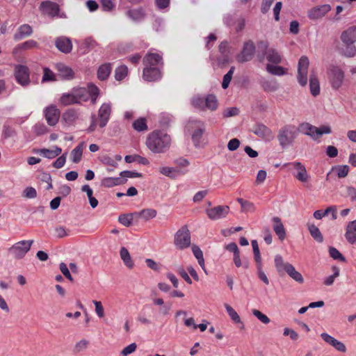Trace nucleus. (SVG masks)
<instances>
[{
    "label": "nucleus",
    "instance_id": "1",
    "mask_svg": "<svg viewBox=\"0 0 356 356\" xmlns=\"http://www.w3.org/2000/svg\"><path fill=\"white\" fill-rule=\"evenodd\" d=\"M170 136L162 131H153L148 136L146 141L147 147L154 153L165 152L170 147Z\"/></svg>",
    "mask_w": 356,
    "mask_h": 356
},
{
    "label": "nucleus",
    "instance_id": "2",
    "mask_svg": "<svg viewBox=\"0 0 356 356\" xmlns=\"http://www.w3.org/2000/svg\"><path fill=\"white\" fill-rule=\"evenodd\" d=\"M185 130L188 134L191 135L194 145L200 147L205 131L204 122L197 119L191 118L186 124Z\"/></svg>",
    "mask_w": 356,
    "mask_h": 356
},
{
    "label": "nucleus",
    "instance_id": "3",
    "mask_svg": "<svg viewBox=\"0 0 356 356\" xmlns=\"http://www.w3.org/2000/svg\"><path fill=\"white\" fill-rule=\"evenodd\" d=\"M298 132L311 137L313 140L318 139L323 134H330L332 132L331 127L323 125L316 127L309 122H302L299 124Z\"/></svg>",
    "mask_w": 356,
    "mask_h": 356
},
{
    "label": "nucleus",
    "instance_id": "4",
    "mask_svg": "<svg viewBox=\"0 0 356 356\" xmlns=\"http://www.w3.org/2000/svg\"><path fill=\"white\" fill-rule=\"evenodd\" d=\"M327 74L332 88L339 90L345 81L344 71L339 66L331 65L327 67Z\"/></svg>",
    "mask_w": 356,
    "mask_h": 356
},
{
    "label": "nucleus",
    "instance_id": "5",
    "mask_svg": "<svg viewBox=\"0 0 356 356\" xmlns=\"http://www.w3.org/2000/svg\"><path fill=\"white\" fill-rule=\"evenodd\" d=\"M298 130L294 125H286L282 127L277 136L280 145L282 147H286L292 144L296 138Z\"/></svg>",
    "mask_w": 356,
    "mask_h": 356
},
{
    "label": "nucleus",
    "instance_id": "6",
    "mask_svg": "<svg viewBox=\"0 0 356 356\" xmlns=\"http://www.w3.org/2000/svg\"><path fill=\"white\" fill-rule=\"evenodd\" d=\"M261 49L257 50V57L259 61L262 62L264 58L270 64L278 65L282 62V56L273 49H268L267 46H260Z\"/></svg>",
    "mask_w": 356,
    "mask_h": 356
},
{
    "label": "nucleus",
    "instance_id": "7",
    "mask_svg": "<svg viewBox=\"0 0 356 356\" xmlns=\"http://www.w3.org/2000/svg\"><path fill=\"white\" fill-rule=\"evenodd\" d=\"M216 50H212L210 55L211 60L217 65H222L227 63L230 59L229 46H215Z\"/></svg>",
    "mask_w": 356,
    "mask_h": 356
},
{
    "label": "nucleus",
    "instance_id": "8",
    "mask_svg": "<svg viewBox=\"0 0 356 356\" xmlns=\"http://www.w3.org/2000/svg\"><path fill=\"white\" fill-rule=\"evenodd\" d=\"M33 240H23L13 245L9 249V253L17 259H22L30 250Z\"/></svg>",
    "mask_w": 356,
    "mask_h": 356
},
{
    "label": "nucleus",
    "instance_id": "9",
    "mask_svg": "<svg viewBox=\"0 0 356 356\" xmlns=\"http://www.w3.org/2000/svg\"><path fill=\"white\" fill-rule=\"evenodd\" d=\"M175 245L180 250H184L191 245V234L187 227H181L175 235Z\"/></svg>",
    "mask_w": 356,
    "mask_h": 356
},
{
    "label": "nucleus",
    "instance_id": "10",
    "mask_svg": "<svg viewBox=\"0 0 356 356\" xmlns=\"http://www.w3.org/2000/svg\"><path fill=\"white\" fill-rule=\"evenodd\" d=\"M149 63L148 58L143 60V65H145L143 72V79L149 82L159 81L162 77V69L159 68V67H152L149 65Z\"/></svg>",
    "mask_w": 356,
    "mask_h": 356
},
{
    "label": "nucleus",
    "instance_id": "11",
    "mask_svg": "<svg viewBox=\"0 0 356 356\" xmlns=\"http://www.w3.org/2000/svg\"><path fill=\"white\" fill-rule=\"evenodd\" d=\"M309 61L307 57L302 56L298 65V75L297 79L299 84L302 86H305L307 84V74Z\"/></svg>",
    "mask_w": 356,
    "mask_h": 356
},
{
    "label": "nucleus",
    "instance_id": "12",
    "mask_svg": "<svg viewBox=\"0 0 356 356\" xmlns=\"http://www.w3.org/2000/svg\"><path fill=\"white\" fill-rule=\"evenodd\" d=\"M15 77L17 82L23 87L30 83V73L29 68L23 65H17L15 67Z\"/></svg>",
    "mask_w": 356,
    "mask_h": 356
},
{
    "label": "nucleus",
    "instance_id": "13",
    "mask_svg": "<svg viewBox=\"0 0 356 356\" xmlns=\"http://www.w3.org/2000/svg\"><path fill=\"white\" fill-rule=\"evenodd\" d=\"M331 8L329 4L314 6L307 11V17L311 20L321 19L331 10Z\"/></svg>",
    "mask_w": 356,
    "mask_h": 356
},
{
    "label": "nucleus",
    "instance_id": "14",
    "mask_svg": "<svg viewBox=\"0 0 356 356\" xmlns=\"http://www.w3.org/2000/svg\"><path fill=\"white\" fill-rule=\"evenodd\" d=\"M111 103L104 102L103 103L98 111V119L99 121V125L103 128L106 127L108 122L110 120L111 115Z\"/></svg>",
    "mask_w": 356,
    "mask_h": 356
},
{
    "label": "nucleus",
    "instance_id": "15",
    "mask_svg": "<svg viewBox=\"0 0 356 356\" xmlns=\"http://www.w3.org/2000/svg\"><path fill=\"white\" fill-rule=\"evenodd\" d=\"M229 212L228 206H217L206 210L208 218L212 220L224 218Z\"/></svg>",
    "mask_w": 356,
    "mask_h": 356
},
{
    "label": "nucleus",
    "instance_id": "16",
    "mask_svg": "<svg viewBox=\"0 0 356 356\" xmlns=\"http://www.w3.org/2000/svg\"><path fill=\"white\" fill-rule=\"evenodd\" d=\"M44 115L49 126H55L60 118V111L54 105L46 107L44 110Z\"/></svg>",
    "mask_w": 356,
    "mask_h": 356
},
{
    "label": "nucleus",
    "instance_id": "17",
    "mask_svg": "<svg viewBox=\"0 0 356 356\" xmlns=\"http://www.w3.org/2000/svg\"><path fill=\"white\" fill-rule=\"evenodd\" d=\"M321 337L322 339L327 344L332 346L336 350L340 353H346L347 349L345 344L332 337L329 334L326 332H323L321 334Z\"/></svg>",
    "mask_w": 356,
    "mask_h": 356
},
{
    "label": "nucleus",
    "instance_id": "18",
    "mask_svg": "<svg viewBox=\"0 0 356 356\" xmlns=\"http://www.w3.org/2000/svg\"><path fill=\"white\" fill-rule=\"evenodd\" d=\"M321 337L322 339L327 344L332 346L336 350L340 353H346L347 349L345 344L332 337L329 334L326 332H323L321 334Z\"/></svg>",
    "mask_w": 356,
    "mask_h": 356
},
{
    "label": "nucleus",
    "instance_id": "19",
    "mask_svg": "<svg viewBox=\"0 0 356 356\" xmlns=\"http://www.w3.org/2000/svg\"><path fill=\"white\" fill-rule=\"evenodd\" d=\"M321 337L322 339L327 344L332 346L336 350L340 353H346L347 349L345 344L332 337L329 334L326 332H323L321 334Z\"/></svg>",
    "mask_w": 356,
    "mask_h": 356
},
{
    "label": "nucleus",
    "instance_id": "20",
    "mask_svg": "<svg viewBox=\"0 0 356 356\" xmlns=\"http://www.w3.org/2000/svg\"><path fill=\"white\" fill-rule=\"evenodd\" d=\"M40 10L43 14L51 17L59 16L58 5L50 1H42L40 6Z\"/></svg>",
    "mask_w": 356,
    "mask_h": 356
},
{
    "label": "nucleus",
    "instance_id": "21",
    "mask_svg": "<svg viewBox=\"0 0 356 356\" xmlns=\"http://www.w3.org/2000/svg\"><path fill=\"white\" fill-rule=\"evenodd\" d=\"M252 131L255 135L267 141H270L274 138L273 131L266 125L262 124L255 125L253 127Z\"/></svg>",
    "mask_w": 356,
    "mask_h": 356
},
{
    "label": "nucleus",
    "instance_id": "22",
    "mask_svg": "<svg viewBox=\"0 0 356 356\" xmlns=\"http://www.w3.org/2000/svg\"><path fill=\"white\" fill-rule=\"evenodd\" d=\"M62 152V149L56 145L52 147L51 149L41 148L33 149V153L39 154L48 159H53L59 156Z\"/></svg>",
    "mask_w": 356,
    "mask_h": 356
},
{
    "label": "nucleus",
    "instance_id": "23",
    "mask_svg": "<svg viewBox=\"0 0 356 356\" xmlns=\"http://www.w3.org/2000/svg\"><path fill=\"white\" fill-rule=\"evenodd\" d=\"M255 52V46H243L241 51L236 56V58L239 63L248 62L252 60Z\"/></svg>",
    "mask_w": 356,
    "mask_h": 356
},
{
    "label": "nucleus",
    "instance_id": "24",
    "mask_svg": "<svg viewBox=\"0 0 356 356\" xmlns=\"http://www.w3.org/2000/svg\"><path fill=\"white\" fill-rule=\"evenodd\" d=\"M77 104L86 102L90 99V83L87 88L74 87L72 88Z\"/></svg>",
    "mask_w": 356,
    "mask_h": 356
},
{
    "label": "nucleus",
    "instance_id": "25",
    "mask_svg": "<svg viewBox=\"0 0 356 356\" xmlns=\"http://www.w3.org/2000/svg\"><path fill=\"white\" fill-rule=\"evenodd\" d=\"M289 165L296 170V174L294 176L298 180L302 183L308 181L309 176L306 168L301 163L293 162L289 163Z\"/></svg>",
    "mask_w": 356,
    "mask_h": 356
},
{
    "label": "nucleus",
    "instance_id": "26",
    "mask_svg": "<svg viewBox=\"0 0 356 356\" xmlns=\"http://www.w3.org/2000/svg\"><path fill=\"white\" fill-rule=\"evenodd\" d=\"M147 58H148L149 61V65L152 67H159L160 69L163 68V62L161 54L159 52H149L145 55L143 60H145Z\"/></svg>",
    "mask_w": 356,
    "mask_h": 356
},
{
    "label": "nucleus",
    "instance_id": "27",
    "mask_svg": "<svg viewBox=\"0 0 356 356\" xmlns=\"http://www.w3.org/2000/svg\"><path fill=\"white\" fill-rule=\"evenodd\" d=\"M159 172L166 177L175 178L179 175H184L186 170H183L180 168L163 166L159 168Z\"/></svg>",
    "mask_w": 356,
    "mask_h": 356
},
{
    "label": "nucleus",
    "instance_id": "28",
    "mask_svg": "<svg viewBox=\"0 0 356 356\" xmlns=\"http://www.w3.org/2000/svg\"><path fill=\"white\" fill-rule=\"evenodd\" d=\"M341 40L346 44H353L356 42V27L353 26L343 31L341 36Z\"/></svg>",
    "mask_w": 356,
    "mask_h": 356
},
{
    "label": "nucleus",
    "instance_id": "29",
    "mask_svg": "<svg viewBox=\"0 0 356 356\" xmlns=\"http://www.w3.org/2000/svg\"><path fill=\"white\" fill-rule=\"evenodd\" d=\"M273 222V230L279 239L283 241L286 237V230L279 217H273L272 219Z\"/></svg>",
    "mask_w": 356,
    "mask_h": 356
},
{
    "label": "nucleus",
    "instance_id": "30",
    "mask_svg": "<svg viewBox=\"0 0 356 356\" xmlns=\"http://www.w3.org/2000/svg\"><path fill=\"white\" fill-rule=\"evenodd\" d=\"M345 237L351 244L356 242V220L350 222L346 229Z\"/></svg>",
    "mask_w": 356,
    "mask_h": 356
},
{
    "label": "nucleus",
    "instance_id": "31",
    "mask_svg": "<svg viewBox=\"0 0 356 356\" xmlns=\"http://www.w3.org/2000/svg\"><path fill=\"white\" fill-rule=\"evenodd\" d=\"M56 70L63 79L71 80L74 77V73L72 68L63 63L57 64Z\"/></svg>",
    "mask_w": 356,
    "mask_h": 356
},
{
    "label": "nucleus",
    "instance_id": "32",
    "mask_svg": "<svg viewBox=\"0 0 356 356\" xmlns=\"http://www.w3.org/2000/svg\"><path fill=\"white\" fill-rule=\"evenodd\" d=\"M260 84L264 90L268 92L277 91L279 88V84L273 79H261Z\"/></svg>",
    "mask_w": 356,
    "mask_h": 356
},
{
    "label": "nucleus",
    "instance_id": "33",
    "mask_svg": "<svg viewBox=\"0 0 356 356\" xmlns=\"http://www.w3.org/2000/svg\"><path fill=\"white\" fill-rule=\"evenodd\" d=\"M121 160L122 156L120 154H116L113 157L108 155H104L100 158L102 163L113 168H117L118 166V162Z\"/></svg>",
    "mask_w": 356,
    "mask_h": 356
},
{
    "label": "nucleus",
    "instance_id": "34",
    "mask_svg": "<svg viewBox=\"0 0 356 356\" xmlns=\"http://www.w3.org/2000/svg\"><path fill=\"white\" fill-rule=\"evenodd\" d=\"M266 71L273 75L283 76L287 74L288 70L276 64L268 63L266 67Z\"/></svg>",
    "mask_w": 356,
    "mask_h": 356
},
{
    "label": "nucleus",
    "instance_id": "35",
    "mask_svg": "<svg viewBox=\"0 0 356 356\" xmlns=\"http://www.w3.org/2000/svg\"><path fill=\"white\" fill-rule=\"evenodd\" d=\"M60 103L63 106L77 104L73 90L71 89L68 92L62 94L60 97Z\"/></svg>",
    "mask_w": 356,
    "mask_h": 356
},
{
    "label": "nucleus",
    "instance_id": "36",
    "mask_svg": "<svg viewBox=\"0 0 356 356\" xmlns=\"http://www.w3.org/2000/svg\"><path fill=\"white\" fill-rule=\"evenodd\" d=\"M123 178L120 175L117 177H105L102 180V185L104 187L111 188L115 186L122 185L124 184Z\"/></svg>",
    "mask_w": 356,
    "mask_h": 356
},
{
    "label": "nucleus",
    "instance_id": "37",
    "mask_svg": "<svg viewBox=\"0 0 356 356\" xmlns=\"http://www.w3.org/2000/svg\"><path fill=\"white\" fill-rule=\"evenodd\" d=\"M309 89L312 95L314 97L320 93V83L315 74H312L309 76Z\"/></svg>",
    "mask_w": 356,
    "mask_h": 356
},
{
    "label": "nucleus",
    "instance_id": "38",
    "mask_svg": "<svg viewBox=\"0 0 356 356\" xmlns=\"http://www.w3.org/2000/svg\"><path fill=\"white\" fill-rule=\"evenodd\" d=\"M192 252H193L195 257L197 259L199 265L201 266V268L204 271V273H207L206 267H205L203 252L201 250V249L200 248V247L196 245H193L192 246Z\"/></svg>",
    "mask_w": 356,
    "mask_h": 356
},
{
    "label": "nucleus",
    "instance_id": "39",
    "mask_svg": "<svg viewBox=\"0 0 356 356\" xmlns=\"http://www.w3.org/2000/svg\"><path fill=\"white\" fill-rule=\"evenodd\" d=\"M111 72V66L110 63H106L100 65L97 70V77L101 81L108 79Z\"/></svg>",
    "mask_w": 356,
    "mask_h": 356
},
{
    "label": "nucleus",
    "instance_id": "40",
    "mask_svg": "<svg viewBox=\"0 0 356 356\" xmlns=\"http://www.w3.org/2000/svg\"><path fill=\"white\" fill-rule=\"evenodd\" d=\"M120 258L123 261L124 265L127 268H132L134 267V263L131 257V255H130L128 250L126 248H124V247L121 248L120 251Z\"/></svg>",
    "mask_w": 356,
    "mask_h": 356
},
{
    "label": "nucleus",
    "instance_id": "41",
    "mask_svg": "<svg viewBox=\"0 0 356 356\" xmlns=\"http://www.w3.org/2000/svg\"><path fill=\"white\" fill-rule=\"evenodd\" d=\"M291 265L288 262H284L283 258L281 255L277 254L275 257V266L277 269V271L279 273H282L283 272H287V266Z\"/></svg>",
    "mask_w": 356,
    "mask_h": 356
},
{
    "label": "nucleus",
    "instance_id": "42",
    "mask_svg": "<svg viewBox=\"0 0 356 356\" xmlns=\"http://www.w3.org/2000/svg\"><path fill=\"white\" fill-rule=\"evenodd\" d=\"M31 33L32 28L28 24H24L19 28L17 32L15 35V38L16 40H20L29 35Z\"/></svg>",
    "mask_w": 356,
    "mask_h": 356
},
{
    "label": "nucleus",
    "instance_id": "43",
    "mask_svg": "<svg viewBox=\"0 0 356 356\" xmlns=\"http://www.w3.org/2000/svg\"><path fill=\"white\" fill-rule=\"evenodd\" d=\"M307 227L313 238L318 243H322L323 241V236L319 229L314 224H308Z\"/></svg>",
    "mask_w": 356,
    "mask_h": 356
},
{
    "label": "nucleus",
    "instance_id": "44",
    "mask_svg": "<svg viewBox=\"0 0 356 356\" xmlns=\"http://www.w3.org/2000/svg\"><path fill=\"white\" fill-rule=\"evenodd\" d=\"M286 273L295 281L298 283H302L304 282V278L302 275L296 270L295 267L293 265L287 266V272Z\"/></svg>",
    "mask_w": 356,
    "mask_h": 356
},
{
    "label": "nucleus",
    "instance_id": "45",
    "mask_svg": "<svg viewBox=\"0 0 356 356\" xmlns=\"http://www.w3.org/2000/svg\"><path fill=\"white\" fill-rule=\"evenodd\" d=\"M218 106V99L215 95H209L205 97L204 108H206L210 111H215L217 109Z\"/></svg>",
    "mask_w": 356,
    "mask_h": 356
},
{
    "label": "nucleus",
    "instance_id": "46",
    "mask_svg": "<svg viewBox=\"0 0 356 356\" xmlns=\"http://www.w3.org/2000/svg\"><path fill=\"white\" fill-rule=\"evenodd\" d=\"M237 202L241 204V211L245 213H252L255 211L254 204L249 201L244 200L242 198H237Z\"/></svg>",
    "mask_w": 356,
    "mask_h": 356
},
{
    "label": "nucleus",
    "instance_id": "47",
    "mask_svg": "<svg viewBox=\"0 0 356 356\" xmlns=\"http://www.w3.org/2000/svg\"><path fill=\"white\" fill-rule=\"evenodd\" d=\"M83 144L77 145L71 152L72 161L74 163H78L82 158Z\"/></svg>",
    "mask_w": 356,
    "mask_h": 356
},
{
    "label": "nucleus",
    "instance_id": "48",
    "mask_svg": "<svg viewBox=\"0 0 356 356\" xmlns=\"http://www.w3.org/2000/svg\"><path fill=\"white\" fill-rule=\"evenodd\" d=\"M79 117L77 111L74 109H69L63 115V120L67 123H72Z\"/></svg>",
    "mask_w": 356,
    "mask_h": 356
},
{
    "label": "nucleus",
    "instance_id": "49",
    "mask_svg": "<svg viewBox=\"0 0 356 356\" xmlns=\"http://www.w3.org/2000/svg\"><path fill=\"white\" fill-rule=\"evenodd\" d=\"M128 75V67L122 65L118 67L115 70V79L117 81H122Z\"/></svg>",
    "mask_w": 356,
    "mask_h": 356
},
{
    "label": "nucleus",
    "instance_id": "50",
    "mask_svg": "<svg viewBox=\"0 0 356 356\" xmlns=\"http://www.w3.org/2000/svg\"><path fill=\"white\" fill-rule=\"evenodd\" d=\"M225 308L234 323H243L238 313L229 305L225 304Z\"/></svg>",
    "mask_w": 356,
    "mask_h": 356
},
{
    "label": "nucleus",
    "instance_id": "51",
    "mask_svg": "<svg viewBox=\"0 0 356 356\" xmlns=\"http://www.w3.org/2000/svg\"><path fill=\"white\" fill-rule=\"evenodd\" d=\"M128 16L134 21L139 22L144 18L145 14L141 9H134L127 12Z\"/></svg>",
    "mask_w": 356,
    "mask_h": 356
},
{
    "label": "nucleus",
    "instance_id": "52",
    "mask_svg": "<svg viewBox=\"0 0 356 356\" xmlns=\"http://www.w3.org/2000/svg\"><path fill=\"white\" fill-rule=\"evenodd\" d=\"M88 345L89 341L87 339H83L75 343L73 351L76 354L80 353L86 350L88 348Z\"/></svg>",
    "mask_w": 356,
    "mask_h": 356
},
{
    "label": "nucleus",
    "instance_id": "53",
    "mask_svg": "<svg viewBox=\"0 0 356 356\" xmlns=\"http://www.w3.org/2000/svg\"><path fill=\"white\" fill-rule=\"evenodd\" d=\"M157 212L154 209H143L138 215L145 220H149L156 216Z\"/></svg>",
    "mask_w": 356,
    "mask_h": 356
},
{
    "label": "nucleus",
    "instance_id": "54",
    "mask_svg": "<svg viewBox=\"0 0 356 356\" xmlns=\"http://www.w3.org/2000/svg\"><path fill=\"white\" fill-rule=\"evenodd\" d=\"M133 127L137 131H144L147 130L146 120L144 118H140L133 123Z\"/></svg>",
    "mask_w": 356,
    "mask_h": 356
},
{
    "label": "nucleus",
    "instance_id": "55",
    "mask_svg": "<svg viewBox=\"0 0 356 356\" xmlns=\"http://www.w3.org/2000/svg\"><path fill=\"white\" fill-rule=\"evenodd\" d=\"M234 70H235V67L234 66H232L230 67V69L227 72V73H226L224 75L223 79H222V87L223 89H226L228 88V86L232 81Z\"/></svg>",
    "mask_w": 356,
    "mask_h": 356
},
{
    "label": "nucleus",
    "instance_id": "56",
    "mask_svg": "<svg viewBox=\"0 0 356 356\" xmlns=\"http://www.w3.org/2000/svg\"><path fill=\"white\" fill-rule=\"evenodd\" d=\"M340 52L346 57H353L356 54V47L341 46Z\"/></svg>",
    "mask_w": 356,
    "mask_h": 356
},
{
    "label": "nucleus",
    "instance_id": "57",
    "mask_svg": "<svg viewBox=\"0 0 356 356\" xmlns=\"http://www.w3.org/2000/svg\"><path fill=\"white\" fill-rule=\"evenodd\" d=\"M120 177L123 178L124 184L127 181L128 178H138L141 177L142 174L135 171L124 170L120 173Z\"/></svg>",
    "mask_w": 356,
    "mask_h": 356
},
{
    "label": "nucleus",
    "instance_id": "58",
    "mask_svg": "<svg viewBox=\"0 0 356 356\" xmlns=\"http://www.w3.org/2000/svg\"><path fill=\"white\" fill-rule=\"evenodd\" d=\"M49 131L47 127L43 123H38L33 127V132L37 136H41Z\"/></svg>",
    "mask_w": 356,
    "mask_h": 356
},
{
    "label": "nucleus",
    "instance_id": "59",
    "mask_svg": "<svg viewBox=\"0 0 356 356\" xmlns=\"http://www.w3.org/2000/svg\"><path fill=\"white\" fill-rule=\"evenodd\" d=\"M191 104L196 108L204 109L205 98H203L200 96H195L191 99Z\"/></svg>",
    "mask_w": 356,
    "mask_h": 356
},
{
    "label": "nucleus",
    "instance_id": "60",
    "mask_svg": "<svg viewBox=\"0 0 356 356\" xmlns=\"http://www.w3.org/2000/svg\"><path fill=\"white\" fill-rule=\"evenodd\" d=\"M329 254L330 256L334 260H339L341 261H345V257L341 254V253L335 248L330 247L329 248Z\"/></svg>",
    "mask_w": 356,
    "mask_h": 356
},
{
    "label": "nucleus",
    "instance_id": "61",
    "mask_svg": "<svg viewBox=\"0 0 356 356\" xmlns=\"http://www.w3.org/2000/svg\"><path fill=\"white\" fill-rule=\"evenodd\" d=\"M118 221L124 226L129 227L133 221L132 214H122L118 217Z\"/></svg>",
    "mask_w": 356,
    "mask_h": 356
},
{
    "label": "nucleus",
    "instance_id": "62",
    "mask_svg": "<svg viewBox=\"0 0 356 356\" xmlns=\"http://www.w3.org/2000/svg\"><path fill=\"white\" fill-rule=\"evenodd\" d=\"M257 264V275L259 278L264 282L266 284H269V280L267 277L266 275L262 270V263L260 261L259 263H256Z\"/></svg>",
    "mask_w": 356,
    "mask_h": 356
},
{
    "label": "nucleus",
    "instance_id": "63",
    "mask_svg": "<svg viewBox=\"0 0 356 356\" xmlns=\"http://www.w3.org/2000/svg\"><path fill=\"white\" fill-rule=\"evenodd\" d=\"M99 93V88L93 83H90V99L93 104L96 103Z\"/></svg>",
    "mask_w": 356,
    "mask_h": 356
},
{
    "label": "nucleus",
    "instance_id": "64",
    "mask_svg": "<svg viewBox=\"0 0 356 356\" xmlns=\"http://www.w3.org/2000/svg\"><path fill=\"white\" fill-rule=\"evenodd\" d=\"M137 345L136 343H132L129 346H126L122 349L120 353L121 356H127L133 353H134L136 350Z\"/></svg>",
    "mask_w": 356,
    "mask_h": 356
}]
</instances>
